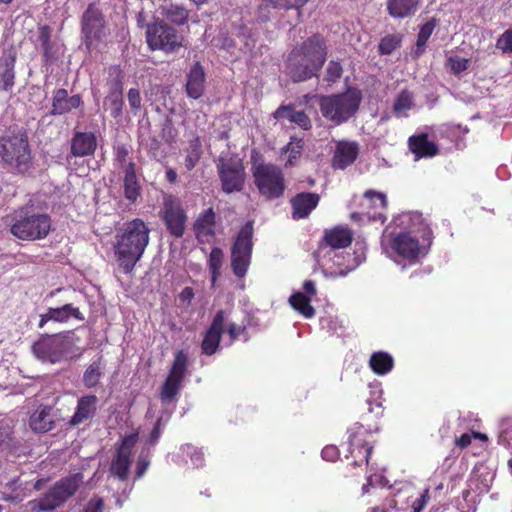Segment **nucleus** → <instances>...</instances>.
I'll return each mask as SVG.
<instances>
[{
  "label": "nucleus",
  "mask_w": 512,
  "mask_h": 512,
  "mask_svg": "<svg viewBox=\"0 0 512 512\" xmlns=\"http://www.w3.org/2000/svg\"><path fill=\"white\" fill-rule=\"evenodd\" d=\"M321 69L312 61L303 59L298 51H291L288 57V71L294 82H302L318 76Z\"/></svg>",
  "instance_id": "18"
},
{
  "label": "nucleus",
  "mask_w": 512,
  "mask_h": 512,
  "mask_svg": "<svg viewBox=\"0 0 512 512\" xmlns=\"http://www.w3.org/2000/svg\"><path fill=\"white\" fill-rule=\"evenodd\" d=\"M81 35L83 44L89 51L98 48L109 35L104 14L94 3H90L82 14Z\"/></svg>",
  "instance_id": "7"
},
{
  "label": "nucleus",
  "mask_w": 512,
  "mask_h": 512,
  "mask_svg": "<svg viewBox=\"0 0 512 512\" xmlns=\"http://www.w3.org/2000/svg\"><path fill=\"white\" fill-rule=\"evenodd\" d=\"M115 155H116V160L119 163L124 164L129 155V151L125 145H121L116 148Z\"/></svg>",
  "instance_id": "64"
},
{
  "label": "nucleus",
  "mask_w": 512,
  "mask_h": 512,
  "mask_svg": "<svg viewBox=\"0 0 512 512\" xmlns=\"http://www.w3.org/2000/svg\"><path fill=\"white\" fill-rule=\"evenodd\" d=\"M436 26V21L434 18L430 19L426 23H424L418 32L417 35V41H416V47H417V53L420 54L423 52V50L419 51L420 48H423L427 41L429 40L430 36L432 35L434 29Z\"/></svg>",
  "instance_id": "45"
},
{
  "label": "nucleus",
  "mask_w": 512,
  "mask_h": 512,
  "mask_svg": "<svg viewBox=\"0 0 512 512\" xmlns=\"http://www.w3.org/2000/svg\"><path fill=\"white\" fill-rule=\"evenodd\" d=\"M413 107V97L408 90H402L396 97L393 104V112L397 116H401L403 112L410 110Z\"/></svg>",
  "instance_id": "43"
},
{
  "label": "nucleus",
  "mask_w": 512,
  "mask_h": 512,
  "mask_svg": "<svg viewBox=\"0 0 512 512\" xmlns=\"http://www.w3.org/2000/svg\"><path fill=\"white\" fill-rule=\"evenodd\" d=\"M403 41V34L394 33L388 34L381 38L378 44V53L380 55H390L396 49L401 47Z\"/></svg>",
  "instance_id": "42"
},
{
  "label": "nucleus",
  "mask_w": 512,
  "mask_h": 512,
  "mask_svg": "<svg viewBox=\"0 0 512 512\" xmlns=\"http://www.w3.org/2000/svg\"><path fill=\"white\" fill-rule=\"evenodd\" d=\"M150 241V229L140 218L123 223L117 230L114 255L120 270L130 274L142 258Z\"/></svg>",
  "instance_id": "1"
},
{
  "label": "nucleus",
  "mask_w": 512,
  "mask_h": 512,
  "mask_svg": "<svg viewBox=\"0 0 512 512\" xmlns=\"http://www.w3.org/2000/svg\"><path fill=\"white\" fill-rule=\"evenodd\" d=\"M161 218L168 232L175 238H181L185 233L187 214L180 203L166 201Z\"/></svg>",
  "instance_id": "14"
},
{
  "label": "nucleus",
  "mask_w": 512,
  "mask_h": 512,
  "mask_svg": "<svg viewBox=\"0 0 512 512\" xmlns=\"http://www.w3.org/2000/svg\"><path fill=\"white\" fill-rule=\"evenodd\" d=\"M123 79L124 74L119 66H112L108 69L106 100L109 102L110 114L113 118H119L123 114Z\"/></svg>",
  "instance_id": "13"
},
{
  "label": "nucleus",
  "mask_w": 512,
  "mask_h": 512,
  "mask_svg": "<svg viewBox=\"0 0 512 512\" xmlns=\"http://www.w3.org/2000/svg\"><path fill=\"white\" fill-rule=\"evenodd\" d=\"M391 248L398 256L409 261H417L420 255L425 254L419 240L410 232H400L393 235Z\"/></svg>",
  "instance_id": "16"
},
{
  "label": "nucleus",
  "mask_w": 512,
  "mask_h": 512,
  "mask_svg": "<svg viewBox=\"0 0 512 512\" xmlns=\"http://www.w3.org/2000/svg\"><path fill=\"white\" fill-rule=\"evenodd\" d=\"M186 93L192 99H199L205 90L206 74L200 62H195L186 76Z\"/></svg>",
  "instance_id": "27"
},
{
  "label": "nucleus",
  "mask_w": 512,
  "mask_h": 512,
  "mask_svg": "<svg viewBox=\"0 0 512 512\" xmlns=\"http://www.w3.org/2000/svg\"><path fill=\"white\" fill-rule=\"evenodd\" d=\"M361 101V90L349 87L342 93L321 96L319 109L326 120L335 126H340L356 115Z\"/></svg>",
  "instance_id": "3"
},
{
  "label": "nucleus",
  "mask_w": 512,
  "mask_h": 512,
  "mask_svg": "<svg viewBox=\"0 0 512 512\" xmlns=\"http://www.w3.org/2000/svg\"><path fill=\"white\" fill-rule=\"evenodd\" d=\"M202 155L201 142L199 137H196L190 142L188 154L185 158V167L187 170H192L199 162Z\"/></svg>",
  "instance_id": "44"
},
{
  "label": "nucleus",
  "mask_w": 512,
  "mask_h": 512,
  "mask_svg": "<svg viewBox=\"0 0 512 512\" xmlns=\"http://www.w3.org/2000/svg\"><path fill=\"white\" fill-rule=\"evenodd\" d=\"M291 307L305 318H312L315 315V309L311 305V299L302 292H294L289 297Z\"/></svg>",
  "instance_id": "39"
},
{
  "label": "nucleus",
  "mask_w": 512,
  "mask_h": 512,
  "mask_svg": "<svg viewBox=\"0 0 512 512\" xmlns=\"http://www.w3.org/2000/svg\"><path fill=\"white\" fill-rule=\"evenodd\" d=\"M127 100L134 116L138 115L142 108V98L138 88H130L127 93Z\"/></svg>",
  "instance_id": "53"
},
{
  "label": "nucleus",
  "mask_w": 512,
  "mask_h": 512,
  "mask_svg": "<svg viewBox=\"0 0 512 512\" xmlns=\"http://www.w3.org/2000/svg\"><path fill=\"white\" fill-rule=\"evenodd\" d=\"M420 0H387V13L396 19H404L413 16L419 7Z\"/></svg>",
  "instance_id": "32"
},
{
  "label": "nucleus",
  "mask_w": 512,
  "mask_h": 512,
  "mask_svg": "<svg viewBox=\"0 0 512 512\" xmlns=\"http://www.w3.org/2000/svg\"><path fill=\"white\" fill-rule=\"evenodd\" d=\"M364 434L366 431L360 428L349 436V452L354 458V466H361L364 462L368 464L373 451V446L363 439Z\"/></svg>",
  "instance_id": "23"
},
{
  "label": "nucleus",
  "mask_w": 512,
  "mask_h": 512,
  "mask_svg": "<svg viewBox=\"0 0 512 512\" xmlns=\"http://www.w3.org/2000/svg\"><path fill=\"white\" fill-rule=\"evenodd\" d=\"M216 168L223 192L231 194L243 190L246 172L241 159L221 155L216 162Z\"/></svg>",
  "instance_id": "9"
},
{
  "label": "nucleus",
  "mask_w": 512,
  "mask_h": 512,
  "mask_svg": "<svg viewBox=\"0 0 512 512\" xmlns=\"http://www.w3.org/2000/svg\"><path fill=\"white\" fill-rule=\"evenodd\" d=\"M304 147V142L302 139L294 138L291 142H289L285 148V151L289 153L286 166L295 165L296 161L301 156L302 150Z\"/></svg>",
  "instance_id": "46"
},
{
  "label": "nucleus",
  "mask_w": 512,
  "mask_h": 512,
  "mask_svg": "<svg viewBox=\"0 0 512 512\" xmlns=\"http://www.w3.org/2000/svg\"><path fill=\"white\" fill-rule=\"evenodd\" d=\"M38 40L43 49V54L46 59H48L49 52L51 50V28L48 25H43L39 27Z\"/></svg>",
  "instance_id": "49"
},
{
  "label": "nucleus",
  "mask_w": 512,
  "mask_h": 512,
  "mask_svg": "<svg viewBox=\"0 0 512 512\" xmlns=\"http://www.w3.org/2000/svg\"><path fill=\"white\" fill-rule=\"evenodd\" d=\"M83 483V474L74 473L62 477L49 487L41 497L29 502L32 512H52L76 494Z\"/></svg>",
  "instance_id": "4"
},
{
  "label": "nucleus",
  "mask_w": 512,
  "mask_h": 512,
  "mask_svg": "<svg viewBox=\"0 0 512 512\" xmlns=\"http://www.w3.org/2000/svg\"><path fill=\"white\" fill-rule=\"evenodd\" d=\"M188 371V357L184 351L176 352L168 375L161 386L159 398L163 403L173 401L179 394Z\"/></svg>",
  "instance_id": "11"
},
{
  "label": "nucleus",
  "mask_w": 512,
  "mask_h": 512,
  "mask_svg": "<svg viewBox=\"0 0 512 512\" xmlns=\"http://www.w3.org/2000/svg\"><path fill=\"white\" fill-rule=\"evenodd\" d=\"M2 160L18 173L27 172L32 164L31 149L25 134L11 135L0 139Z\"/></svg>",
  "instance_id": "6"
},
{
  "label": "nucleus",
  "mask_w": 512,
  "mask_h": 512,
  "mask_svg": "<svg viewBox=\"0 0 512 512\" xmlns=\"http://www.w3.org/2000/svg\"><path fill=\"white\" fill-rule=\"evenodd\" d=\"M146 40L151 50H161L167 54L176 52L183 45V36L164 20H155L147 25Z\"/></svg>",
  "instance_id": "8"
},
{
  "label": "nucleus",
  "mask_w": 512,
  "mask_h": 512,
  "mask_svg": "<svg viewBox=\"0 0 512 512\" xmlns=\"http://www.w3.org/2000/svg\"><path fill=\"white\" fill-rule=\"evenodd\" d=\"M183 451L190 455L191 461L197 467L203 464L204 454L201 450L194 448L191 444H186L183 446Z\"/></svg>",
  "instance_id": "54"
},
{
  "label": "nucleus",
  "mask_w": 512,
  "mask_h": 512,
  "mask_svg": "<svg viewBox=\"0 0 512 512\" xmlns=\"http://www.w3.org/2000/svg\"><path fill=\"white\" fill-rule=\"evenodd\" d=\"M359 151V144L356 141H338L331 160L332 167L339 170L346 169L356 161Z\"/></svg>",
  "instance_id": "19"
},
{
  "label": "nucleus",
  "mask_w": 512,
  "mask_h": 512,
  "mask_svg": "<svg viewBox=\"0 0 512 512\" xmlns=\"http://www.w3.org/2000/svg\"><path fill=\"white\" fill-rule=\"evenodd\" d=\"M244 331H245L244 326H239L233 322L228 324V327L226 330L231 342H234L235 340H237V338L240 336V334H242Z\"/></svg>",
  "instance_id": "61"
},
{
  "label": "nucleus",
  "mask_w": 512,
  "mask_h": 512,
  "mask_svg": "<svg viewBox=\"0 0 512 512\" xmlns=\"http://www.w3.org/2000/svg\"><path fill=\"white\" fill-rule=\"evenodd\" d=\"M274 118H286L291 123L298 125L303 130H310L312 123L305 111H296L293 105H281L273 113Z\"/></svg>",
  "instance_id": "31"
},
{
  "label": "nucleus",
  "mask_w": 512,
  "mask_h": 512,
  "mask_svg": "<svg viewBox=\"0 0 512 512\" xmlns=\"http://www.w3.org/2000/svg\"><path fill=\"white\" fill-rule=\"evenodd\" d=\"M97 148V138L92 132H75L71 139L70 153L74 157L92 156Z\"/></svg>",
  "instance_id": "26"
},
{
  "label": "nucleus",
  "mask_w": 512,
  "mask_h": 512,
  "mask_svg": "<svg viewBox=\"0 0 512 512\" xmlns=\"http://www.w3.org/2000/svg\"><path fill=\"white\" fill-rule=\"evenodd\" d=\"M162 434V417L158 418L156 423L154 424L153 429L150 432L149 436V444L155 445L159 441Z\"/></svg>",
  "instance_id": "59"
},
{
  "label": "nucleus",
  "mask_w": 512,
  "mask_h": 512,
  "mask_svg": "<svg viewBox=\"0 0 512 512\" xmlns=\"http://www.w3.org/2000/svg\"><path fill=\"white\" fill-rule=\"evenodd\" d=\"M253 225L247 222L239 231L231 248V267L238 278H243L249 268L253 249Z\"/></svg>",
  "instance_id": "10"
},
{
  "label": "nucleus",
  "mask_w": 512,
  "mask_h": 512,
  "mask_svg": "<svg viewBox=\"0 0 512 512\" xmlns=\"http://www.w3.org/2000/svg\"><path fill=\"white\" fill-rule=\"evenodd\" d=\"M159 12L166 20L178 26L186 24L190 14L189 10L184 5L175 3H164L160 5Z\"/></svg>",
  "instance_id": "33"
},
{
  "label": "nucleus",
  "mask_w": 512,
  "mask_h": 512,
  "mask_svg": "<svg viewBox=\"0 0 512 512\" xmlns=\"http://www.w3.org/2000/svg\"><path fill=\"white\" fill-rule=\"evenodd\" d=\"M470 60L458 56H450L447 58V66L455 75H459L469 67Z\"/></svg>",
  "instance_id": "50"
},
{
  "label": "nucleus",
  "mask_w": 512,
  "mask_h": 512,
  "mask_svg": "<svg viewBox=\"0 0 512 512\" xmlns=\"http://www.w3.org/2000/svg\"><path fill=\"white\" fill-rule=\"evenodd\" d=\"M254 184L260 195L267 200L283 196L286 183L282 169L273 163H258L252 167Z\"/></svg>",
  "instance_id": "5"
},
{
  "label": "nucleus",
  "mask_w": 512,
  "mask_h": 512,
  "mask_svg": "<svg viewBox=\"0 0 512 512\" xmlns=\"http://www.w3.org/2000/svg\"><path fill=\"white\" fill-rule=\"evenodd\" d=\"M216 225V213L212 207L203 210L193 223V231L200 243H209L214 239Z\"/></svg>",
  "instance_id": "21"
},
{
  "label": "nucleus",
  "mask_w": 512,
  "mask_h": 512,
  "mask_svg": "<svg viewBox=\"0 0 512 512\" xmlns=\"http://www.w3.org/2000/svg\"><path fill=\"white\" fill-rule=\"evenodd\" d=\"M194 298V290L192 287H185L179 294V299L183 303L190 304L192 299Z\"/></svg>",
  "instance_id": "63"
},
{
  "label": "nucleus",
  "mask_w": 512,
  "mask_h": 512,
  "mask_svg": "<svg viewBox=\"0 0 512 512\" xmlns=\"http://www.w3.org/2000/svg\"><path fill=\"white\" fill-rule=\"evenodd\" d=\"M320 196L313 192H300L290 199L291 217L293 220L307 218L318 206Z\"/></svg>",
  "instance_id": "20"
},
{
  "label": "nucleus",
  "mask_w": 512,
  "mask_h": 512,
  "mask_svg": "<svg viewBox=\"0 0 512 512\" xmlns=\"http://www.w3.org/2000/svg\"><path fill=\"white\" fill-rule=\"evenodd\" d=\"M50 312V318L52 321L64 323L69 319L74 318L79 321L84 320V315L81 313L78 307H74L73 304H65L57 308H48Z\"/></svg>",
  "instance_id": "36"
},
{
  "label": "nucleus",
  "mask_w": 512,
  "mask_h": 512,
  "mask_svg": "<svg viewBox=\"0 0 512 512\" xmlns=\"http://www.w3.org/2000/svg\"><path fill=\"white\" fill-rule=\"evenodd\" d=\"M225 318L224 310H218L214 315L209 328L204 333L201 343L202 354L211 356L217 352L224 332Z\"/></svg>",
  "instance_id": "17"
},
{
  "label": "nucleus",
  "mask_w": 512,
  "mask_h": 512,
  "mask_svg": "<svg viewBox=\"0 0 512 512\" xmlns=\"http://www.w3.org/2000/svg\"><path fill=\"white\" fill-rule=\"evenodd\" d=\"M369 366L375 374L385 375L393 369L394 360L387 352H374L370 357Z\"/></svg>",
  "instance_id": "35"
},
{
  "label": "nucleus",
  "mask_w": 512,
  "mask_h": 512,
  "mask_svg": "<svg viewBox=\"0 0 512 512\" xmlns=\"http://www.w3.org/2000/svg\"><path fill=\"white\" fill-rule=\"evenodd\" d=\"M430 499L429 489H425L417 498H415L411 503L412 512H421L423 508L426 506L428 500Z\"/></svg>",
  "instance_id": "55"
},
{
  "label": "nucleus",
  "mask_w": 512,
  "mask_h": 512,
  "mask_svg": "<svg viewBox=\"0 0 512 512\" xmlns=\"http://www.w3.org/2000/svg\"><path fill=\"white\" fill-rule=\"evenodd\" d=\"M104 376V365L101 359L92 362L84 371L82 381L87 389L98 386L100 380Z\"/></svg>",
  "instance_id": "38"
},
{
  "label": "nucleus",
  "mask_w": 512,
  "mask_h": 512,
  "mask_svg": "<svg viewBox=\"0 0 512 512\" xmlns=\"http://www.w3.org/2000/svg\"><path fill=\"white\" fill-rule=\"evenodd\" d=\"M270 5L262 2L257 8L256 11V20L260 23H266L271 19V9Z\"/></svg>",
  "instance_id": "56"
},
{
  "label": "nucleus",
  "mask_w": 512,
  "mask_h": 512,
  "mask_svg": "<svg viewBox=\"0 0 512 512\" xmlns=\"http://www.w3.org/2000/svg\"><path fill=\"white\" fill-rule=\"evenodd\" d=\"M408 146L417 158L433 157L439 152L438 146L434 142L429 141L426 133L409 137Z\"/></svg>",
  "instance_id": "29"
},
{
  "label": "nucleus",
  "mask_w": 512,
  "mask_h": 512,
  "mask_svg": "<svg viewBox=\"0 0 512 512\" xmlns=\"http://www.w3.org/2000/svg\"><path fill=\"white\" fill-rule=\"evenodd\" d=\"M141 187L137 177L124 178V196L130 202H135L140 196Z\"/></svg>",
  "instance_id": "48"
},
{
  "label": "nucleus",
  "mask_w": 512,
  "mask_h": 512,
  "mask_svg": "<svg viewBox=\"0 0 512 512\" xmlns=\"http://www.w3.org/2000/svg\"><path fill=\"white\" fill-rule=\"evenodd\" d=\"M15 62H16V57H15V55H13L9 59H6L0 65V78H1V82H2V88L6 91L11 90L12 87L14 86Z\"/></svg>",
  "instance_id": "40"
},
{
  "label": "nucleus",
  "mask_w": 512,
  "mask_h": 512,
  "mask_svg": "<svg viewBox=\"0 0 512 512\" xmlns=\"http://www.w3.org/2000/svg\"><path fill=\"white\" fill-rule=\"evenodd\" d=\"M55 347V340L50 336H46L34 343L33 351L38 358L55 362L57 360V352Z\"/></svg>",
  "instance_id": "37"
},
{
  "label": "nucleus",
  "mask_w": 512,
  "mask_h": 512,
  "mask_svg": "<svg viewBox=\"0 0 512 512\" xmlns=\"http://www.w3.org/2000/svg\"><path fill=\"white\" fill-rule=\"evenodd\" d=\"M223 259L224 253L222 249L219 247H213L208 259V267L211 274L212 287L215 286V283L220 276Z\"/></svg>",
  "instance_id": "41"
},
{
  "label": "nucleus",
  "mask_w": 512,
  "mask_h": 512,
  "mask_svg": "<svg viewBox=\"0 0 512 512\" xmlns=\"http://www.w3.org/2000/svg\"><path fill=\"white\" fill-rule=\"evenodd\" d=\"M104 509V500L101 497L94 496L92 497L85 508L83 509V512H102Z\"/></svg>",
  "instance_id": "57"
},
{
  "label": "nucleus",
  "mask_w": 512,
  "mask_h": 512,
  "mask_svg": "<svg viewBox=\"0 0 512 512\" xmlns=\"http://www.w3.org/2000/svg\"><path fill=\"white\" fill-rule=\"evenodd\" d=\"M411 492V489L398 491L392 497H387L380 506L372 507L370 512H398L399 510H405L407 507L404 505V500L412 498Z\"/></svg>",
  "instance_id": "34"
},
{
  "label": "nucleus",
  "mask_w": 512,
  "mask_h": 512,
  "mask_svg": "<svg viewBox=\"0 0 512 512\" xmlns=\"http://www.w3.org/2000/svg\"><path fill=\"white\" fill-rule=\"evenodd\" d=\"M353 238V231L348 227L340 225L326 230L324 234V241L326 244L335 249L346 248L350 246Z\"/></svg>",
  "instance_id": "30"
},
{
  "label": "nucleus",
  "mask_w": 512,
  "mask_h": 512,
  "mask_svg": "<svg viewBox=\"0 0 512 512\" xmlns=\"http://www.w3.org/2000/svg\"><path fill=\"white\" fill-rule=\"evenodd\" d=\"M98 398L96 395L87 394L78 398L74 414L68 424L77 427L87 421H91L97 411Z\"/></svg>",
  "instance_id": "22"
},
{
  "label": "nucleus",
  "mask_w": 512,
  "mask_h": 512,
  "mask_svg": "<svg viewBox=\"0 0 512 512\" xmlns=\"http://www.w3.org/2000/svg\"><path fill=\"white\" fill-rule=\"evenodd\" d=\"M292 51H298L303 59L315 63L318 69H322L327 57L326 41L320 33L313 34Z\"/></svg>",
  "instance_id": "15"
},
{
  "label": "nucleus",
  "mask_w": 512,
  "mask_h": 512,
  "mask_svg": "<svg viewBox=\"0 0 512 512\" xmlns=\"http://www.w3.org/2000/svg\"><path fill=\"white\" fill-rule=\"evenodd\" d=\"M322 458L326 461H335L339 457V450L334 445H327L321 451Z\"/></svg>",
  "instance_id": "60"
},
{
  "label": "nucleus",
  "mask_w": 512,
  "mask_h": 512,
  "mask_svg": "<svg viewBox=\"0 0 512 512\" xmlns=\"http://www.w3.org/2000/svg\"><path fill=\"white\" fill-rule=\"evenodd\" d=\"M138 441V433L125 435L116 446V453L110 464V473L120 481H126L131 466V454Z\"/></svg>",
  "instance_id": "12"
},
{
  "label": "nucleus",
  "mask_w": 512,
  "mask_h": 512,
  "mask_svg": "<svg viewBox=\"0 0 512 512\" xmlns=\"http://www.w3.org/2000/svg\"><path fill=\"white\" fill-rule=\"evenodd\" d=\"M10 233L23 241H36L46 238L51 231L52 220L46 213L32 207H20L6 217Z\"/></svg>",
  "instance_id": "2"
},
{
  "label": "nucleus",
  "mask_w": 512,
  "mask_h": 512,
  "mask_svg": "<svg viewBox=\"0 0 512 512\" xmlns=\"http://www.w3.org/2000/svg\"><path fill=\"white\" fill-rule=\"evenodd\" d=\"M495 47L503 54L512 53V27L505 30L497 39Z\"/></svg>",
  "instance_id": "51"
},
{
  "label": "nucleus",
  "mask_w": 512,
  "mask_h": 512,
  "mask_svg": "<svg viewBox=\"0 0 512 512\" xmlns=\"http://www.w3.org/2000/svg\"><path fill=\"white\" fill-rule=\"evenodd\" d=\"M176 130L172 126L171 122H168L162 129V138L169 144H172L176 138Z\"/></svg>",
  "instance_id": "62"
},
{
  "label": "nucleus",
  "mask_w": 512,
  "mask_h": 512,
  "mask_svg": "<svg viewBox=\"0 0 512 512\" xmlns=\"http://www.w3.org/2000/svg\"><path fill=\"white\" fill-rule=\"evenodd\" d=\"M308 1L309 0H262V2L267 3L273 9H297L299 11L306 5Z\"/></svg>",
  "instance_id": "47"
},
{
  "label": "nucleus",
  "mask_w": 512,
  "mask_h": 512,
  "mask_svg": "<svg viewBox=\"0 0 512 512\" xmlns=\"http://www.w3.org/2000/svg\"><path fill=\"white\" fill-rule=\"evenodd\" d=\"M367 202V207L373 211H367L368 220L384 223L386 221L385 211L387 209V197L384 193L372 189L365 191L363 195Z\"/></svg>",
  "instance_id": "25"
},
{
  "label": "nucleus",
  "mask_w": 512,
  "mask_h": 512,
  "mask_svg": "<svg viewBox=\"0 0 512 512\" xmlns=\"http://www.w3.org/2000/svg\"><path fill=\"white\" fill-rule=\"evenodd\" d=\"M82 104L83 101L79 94L69 96L66 89L59 88L53 92L50 114L54 116L64 115L73 109L79 108Z\"/></svg>",
  "instance_id": "24"
},
{
  "label": "nucleus",
  "mask_w": 512,
  "mask_h": 512,
  "mask_svg": "<svg viewBox=\"0 0 512 512\" xmlns=\"http://www.w3.org/2000/svg\"><path fill=\"white\" fill-rule=\"evenodd\" d=\"M53 408L48 405H40L29 417L30 428L39 433L52 430L55 426Z\"/></svg>",
  "instance_id": "28"
},
{
  "label": "nucleus",
  "mask_w": 512,
  "mask_h": 512,
  "mask_svg": "<svg viewBox=\"0 0 512 512\" xmlns=\"http://www.w3.org/2000/svg\"><path fill=\"white\" fill-rule=\"evenodd\" d=\"M150 465V460L148 456L146 455H140L138 457L137 463H136V475L135 477L137 479L141 478L147 471L148 467Z\"/></svg>",
  "instance_id": "58"
},
{
  "label": "nucleus",
  "mask_w": 512,
  "mask_h": 512,
  "mask_svg": "<svg viewBox=\"0 0 512 512\" xmlns=\"http://www.w3.org/2000/svg\"><path fill=\"white\" fill-rule=\"evenodd\" d=\"M342 74V65L337 61L331 60L327 65L324 80L327 81L328 83H335L342 77Z\"/></svg>",
  "instance_id": "52"
}]
</instances>
